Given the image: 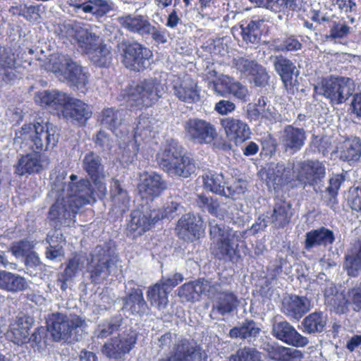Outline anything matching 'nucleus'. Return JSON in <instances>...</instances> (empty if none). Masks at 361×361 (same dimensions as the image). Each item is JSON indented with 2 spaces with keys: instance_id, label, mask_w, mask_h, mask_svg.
<instances>
[{
  "instance_id": "1",
  "label": "nucleus",
  "mask_w": 361,
  "mask_h": 361,
  "mask_svg": "<svg viewBox=\"0 0 361 361\" xmlns=\"http://www.w3.org/2000/svg\"><path fill=\"white\" fill-rule=\"evenodd\" d=\"M82 169L87 173L96 187L94 190L90 180L71 175L65 180L66 174L58 175L52 183L51 195L56 198L49 212V219L55 228L71 226L75 222V215L83 206L103 198L106 193L104 166L99 155L89 152L81 160Z\"/></svg>"
},
{
  "instance_id": "2",
  "label": "nucleus",
  "mask_w": 361,
  "mask_h": 361,
  "mask_svg": "<svg viewBox=\"0 0 361 361\" xmlns=\"http://www.w3.org/2000/svg\"><path fill=\"white\" fill-rule=\"evenodd\" d=\"M212 254L219 259L234 262L239 258V242L245 232L234 231L215 220L209 222Z\"/></svg>"
},
{
  "instance_id": "3",
  "label": "nucleus",
  "mask_w": 361,
  "mask_h": 361,
  "mask_svg": "<svg viewBox=\"0 0 361 361\" xmlns=\"http://www.w3.org/2000/svg\"><path fill=\"white\" fill-rule=\"evenodd\" d=\"M160 168L171 177L187 178L195 172V160L184 154L183 147L176 140H169L157 154Z\"/></svg>"
},
{
  "instance_id": "4",
  "label": "nucleus",
  "mask_w": 361,
  "mask_h": 361,
  "mask_svg": "<svg viewBox=\"0 0 361 361\" xmlns=\"http://www.w3.org/2000/svg\"><path fill=\"white\" fill-rule=\"evenodd\" d=\"M15 143L21 145L20 147L32 152L47 150L53 147L58 141L56 128L51 123L37 121L34 125L25 124L16 132Z\"/></svg>"
},
{
  "instance_id": "5",
  "label": "nucleus",
  "mask_w": 361,
  "mask_h": 361,
  "mask_svg": "<svg viewBox=\"0 0 361 361\" xmlns=\"http://www.w3.org/2000/svg\"><path fill=\"white\" fill-rule=\"evenodd\" d=\"M166 87L161 80L154 78L132 84L126 87L121 97L128 106L136 109L152 106L165 93Z\"/></svg>"
},
{
  "instance_id": "6",
  "label": "nucleus",
  "mask_w": 361,
  "mask_h": 361,
  "mask_svg": "<svg viewBox=\"0 0 361 361\" xmlns=\"http://www.w3.org/2000/svg\"><path fill=\"white\" fill-rule=\"evenodd\" d=\"M47 326L55 341H77L86 326L84 319L76 314L52 313L47 320Z\"/></svg>"
},
{
  "instance_id": "7",
  "label": "nucleus",
  "mask_w": 361,
  "mask_h": 361,
  "mask_svg": "<svg viewBox=\"0 0 361 361\" xmlns=\"http://www.w3.org/2000/svg\"><path fill=\"white\" fill-rule=\"evenodd\" d=\"M172 343L171 356L169 360L160 361H207V354L199 346L185 338L178 337L176 334L166 333L158 340V345L161 350L169 349Z\"/></svg>"
},
{
  "instance_id": "8",
  "label": "nucleus",
  "mask_w": 361,
  "mask_h": 361,
  "mask_svg": "<svg viewBox=\"0 0 361 361\" xmlns=\"http://www.w3.org/2000/svg\"><path fill=\"white\" fill-rule=\"evenodd\" d=\"M49 69L60 80H66L78 89L83 88L87 82V75L82 68L68 56L55 54L49 59Z\"/></svg>"
},
{
  "instance_id": "9",
  "label": "nucleus",
  "mask_w": 361,
  "mask_h": 361,
  "mask_svg": "<svg viewBox=\"0 0 361 361\" xmlns=\"http://www.w3.org/2000/svg\"><path fill=\"white\" fill-rule=\"evenodd\" d=\"M294 173L296 178L305 186H311L316 192L324 187L326 175L324 164L319 160L307 159L295 165Z\"/></svg>"
},
{
  "instance_id": "10",
  "label": "nucleus",
  "mask_w": 361,
  "mask_h": 361,
  "mask_svg": "<svg viewBox=\"0 0 361 361\" xmlns=\"http://www.w3.org/2000/svg\"><path fill=\"white\" fill-rule=\"evenodd\" d=\"M114 259V252L108 245L94 248L87 263V271L92 283H100L108 277Z\"/></svg>"
},
{
  "instance_id": "11",
  "label": "nucleus",
  "mask_w": 361,
  "mask_h": 361,
  "mask_svg": "<svg viewBox=\"0 0 361 361\" xmlns=\"http://www.w3.org/2000/svg\"><path fill=\"white\" fill-rule=\"evenodd\" d=\"M137 340V334L135 331H124L105 343L102 348V353L109 359L123 361L126 355L133 349Z\"/></svg>"
},
{
  "instance_id": "12",
  "label": "nucleus",
  "mask_w": 361,
  "mask_h": 361,
  "mask_svg": "<svg viewBox=\"0 0 361 361\" xmlns=\"http://www.w3.org/2000/svg\"><path fill=\"white\" fill-rule=\"evenodd\" d=\"M353 81L349 78H334L325 79L321 87H315V91L331 102L341 104L344 102L353 92Z\"/></svg>"
},
{
  "instance_id": "13",
  "label": "nucleus",
  "mask_w": 361,
  "mask_h": 361,
  "mask_svg": "<svg viewBox=\"0 0 361 361\" xmlns=\"http://www.w3.org/2000/svg\"><path fill=\"white\" fill-rule=\"evenodd\" d=\"M185 137L194 143L209 144L217 136L216 129L211 123L198 118H191L183 123Z\"/></svg>"
},
{
  "instance_id": "14",
  "label": "nucleus",
  "mask_w": 361,
  "mask_h": 361,
  "mask_svg": "<svg viewBox=\"0 0 361 361\" xmlns=\"http://www.w3.org/2000/svg\"><path fill=\"white\" fill-rule=\"evenodd\" d=\"M152 56L149 49L140 43L133 42L126 45L123 49L122 62L127 68L140 71L150 65L149 59Z\"/></svg>"
},
{
  "instance_id": "15",
  "label": "nucleus",
  "mask_w": 361,
  "mask_h": 361,
  "mask_svg": "<svg viewBox=\"0 0 361 361\" xmlns=\"http://www.w3.org/2000/svg\"><path fill=\"white\" fill-rule=\"evenodd\" d=\"M216 285V291L213 295H207L212 300V313H219L224 316L232 312L238 305V298L231 292L224 290V283L221 278L213 280Z\"/></svg>"
},
{
  "instance_id": "16",
  "label": "nucleus",
  "mask_w": 361,
  "mask_h": 361,
  "mask_svg": "<svg viewBox=\"0 0 361 361\" xmlns=\"http://www.w3.org/2000/svg\"><path fill=\"white\" fill-rule=\"evenodd\" d=\"M62 116L67 121L78 125L84 124L92 116L90 107L82 101L66 94L61 106Z\"/></svg>"
},
{
  "instance_id": "17",
  "label": "nucleus",
  "mask_w": 361,
  "mask_h": 361,
  "mask_svg": "<svg viewBox=\"0 0 361 361\" xmlns=\"http://www.w3.org/2000/svg\"><path fill=\"white\" fill-rule=\"evenodd\" d=\"M216 286L212 279H200L183 284L178 289V295L186 302H193L198 300L202 294L213 295L216 291Z\"/></svg>"
},
{
  "instance_id": "18",
  "label": "nucleus",
  "mask_w": 361,
  "mask_h": 361,
  "mask_svg": "<svg viewBox=\"0 0 361 361\" xmlns=\"http://www.w3.org/2000/svg\"><path fill=\"white\" fill-rule=\"evenodd\" d=\"M272 334L278 340L297 348L305 347L309 343V339L298 333L294 326L286 321L274 322L272 326Z\"/></svg>"
},
{
  "instance_id": "19",
  "label": "nucleus",
  "mask_w": 361,
  "mask_h": 361,
  "mask_svg": "<svg viewBox=\"0 0 361 361\" xmlns=\"http://www.w3.org/2000/svg\"><path fill=\"white\" fill-rule=\"evenodd\" d=\"M202 224L203 221L200 215L188 213L178 221L176 231L183 240L193 241L200 238Z\"/></svg>"
},
{
  "instance_id": "20",
  "label": "nucleus",
  "mask_w": 361,
  "mask_h": 361,
  "mask_svg": "<svg viewBox=\"0 0 361 361\" xmlns=\"http://www.w3.org/2000/svg\"><path fill=\"white\" fill-rule=\"evenodd\" d=\"M306 138V133L302 128L288 125L281 131L279 139L285 152L295 154L303 147Z\"/></svg>"
},
{
  "instance_id": "21",
  "label": "nucleus",
  "mask_w": 361,
  "mask_h": 361,
  "mask_svg": "<svg viewBox=\"0 0 361 361\" xmlns=\"http://www.w3.org/2000/svg\"><path fill=\"white\" fill-rule=\"evenodd\" d=\"M32 319L27 316L18 317L5 331L4 335L13 343L21 345L28 343L30 329L32 326Z\"/></svg>"
},
{
  "instance_id": "22",
  "label": "nucleus",
  "mask_w": 361,
  "mask_h": 361,
  "mask_svg": "<svg viewBox=\"0 0 361 361\" xmlns=\"http://www.w3.org/2000/svg\"><path fill=\"white\" fill-rule=\"evenodd\" d=\"M173 94L180 101L192 104L200 99V90L197 83L190 78L180 80L179 78L172 82Z\"/></svg>"
},
{
  "instance_id": "23",
  "label": "nucleus",
  "mask_w": 361,
  "mask_h": 361,
  "mask_svg": "<svg viewBox=\"0 0 361 361\" xmlns=\"http://www.w3.org/2000/svg\"><path fill=\"white\" fill-rule=\"evenodd\" d=\"M310 307V301L306 297L293 295L283 299L281 310L287 317L299 321Z\"/></svg>"
},
{
  "instance_id": "24",
  "label": "nucleus",
  "mask_w": 361,
  "mask_h": 361,
  "mask_svg": "<svg viewBox=\"0 0 361 361\" xmlns=\"http://www.w3.org/2000/svg\"><path fill=\"white\" fill-rule=\"evenodd\" d=\"M221 126L230 139L235 144L242 143L250 138V129L248 125L239 118L234 117H226L221 119Z\"/></svg>"
},
{
  "instance_id": "25",
  "label": "nucleus",
  "mask_w": 361,
  "mask_h": 361,
  "mask_svg": "<svg viewBox=\"0 0 361 361\" xmlns=\"http://www.w3.org/2000/svg\"><path fill=\"white\" fill-rule=\"evenodd\" d=\"M166 183L160 175L151 173L138 185V192L142 200L152 201L166 189Z\"/></svg>"
},
{
  "instance_id": "26",
  "label": "nucleus",
  "mask_w": 361,
  "mask_h": 361,
  "mask_svg": "<svg viewBox=\"0 0 361 361\" xmlns=\"http://www.w3.org/2000/svg\"><path fill=\"white\" fill-rule=\"evenodd\" d=\"M149 207L147 204L142 207V211L135 210L131 213L130 227L133 231L139 230V234L149 230L152 224L160 220L157 209H149Z\"/></svg>"
},
{
  "instance_id": "27",
  "label": "nucleus",
  "mask_w": 361,
  "mask_h": 361,
  "mask_svg": "<svg viewBox=\"0 0 361 361\" xmlns=\"http://www.w3.org/2000/svg\"><path fill=\"white\" fill-rule=\"evenodd\" d=\"M118 20L124 28L142 37H147L149 29H152V24L146 16L129 14L120 17Z\"/></svg>"
},
{
  "instance_id": "28",
  "label": "nucleus",
  "mask_w": 361,
  "mask_h": 361,
  "mask_svg": "<svg viewBox=\"0 0 361 361\" xmlns=\"http://www.w3.org/2000/svg\"><path fill=\"white\" fill-rule=\"evenodd\" d=\"M123 310L131 314L142 315L147 313L148 305L143 297V292L140 288H132L126 296L122 298Z\"/></svg>"
},
{
  "instance_id": "29",
  "label": "nucleus",
  "mask_w": 361,
  "mask_h": 361,
  "mask_svg": "<svg viewBox=\"0 0 361 361\" xmlns=\"http://www.w3.org/2000/svg\"><path fill=\"white\" fill-rule=\"evenodd\" d=\"M257 6L273 13H286V11L300 10L304 0H249Z\"/></svg>"
},
{
  "instance_id": "30",
  "label": "nucleus",
  "mask_w": 361,
  "mask_h": 361,
  "mask_svg": "<svg viewBox=\"0 0 361 361\" xmlns=\"http://www.w3.org/2000/svg\"><path fill=\"white\" fill-rule=\"evenodd\" d=\"M294 168L295 166L291 164L286 165L283 162L272 163L268 169L267 178L274 185H284L293 179Z\"/></svg>"
},
{
  "instance_id": "31",
  "label": "nucleus",
  "mask_w": 361,
  "mask_h": 361,
  "mask_svg": "<svg viewBox=\"0 0 361 361\" xmlns=\"http://www.w3.org/2000/svg\"><path fill=\"white\" fill-rule=\"evenodd\" d=\"M293 209L289 202L283 201L275 204L274 209L267 214L269 224L275 228H281L288 225L293 216Z\"/></svg>"
},
{
  "instance_id": "32",
  "label": "nucleus",
  "mask_w": 361,
  "mask_h": 361,
  "mask_svg": "<svg viewBox=\"0 0 361 361\" xmlns=\"http://www.w3.org/2000/svg\"><path fill=\"white\" fill-rule=\"evenodd\" d=\"M274 66L276 73L280 75L283 86L287 91L293 87V73L295 69L294 63L283 56L274 58Z\"/></svg>"
},
{
  "instance_id": "33",
  "label": "nucleus",
  "mask_w": 361,
  "mask_h": 361,
  "mask_svg": "<svg viewBox=\"0 0 361 361\" xmlns=\"http://www.w3.org/2000/svg\"><path fill=\"white\" fill-rule=\"evenodd\" d=\"M207 80H209L208 86L215 94L221 97H226L228 94L235 79L226 75H218L215 70H209L205 75Z\"/></svg>"
},
{
  "instance_id": "34",
  "label": "nucleus",
  "mask_w": 361,
  "mask_h": 361,
  "mask_svg": "<svg viewBox=\"0 0 361 361\" xmlns=\"http://www.w3.org/2000/svg\"><path fill=\"white\" fill-rule=\"evenodd\" d=\"M335 240L334 234L331 230L322 227L319 229L312 230L305 235V247L310 250L317 246L326 247L331 245Z\"/></svg>"
},
{
  "instance_id": "35",
  "label": "nucleus",
  "mask_w": 361,
  "mask_h": 361,
  "mask_svg": "<svg viewBox=\"0 0 361 361\" xmlns=\"http://www.w3.org/2000/svg\"><path fill=\"white\" fill-rule=\"evenodd\" d=\"M43 167L41 154L37 151L22 156L18 161L16 173L19 176L39 172Z\"/></svg>"
},
{
  "instance_id": "36",
  "label": "nucleus",
  "mask_w": 361,
  "mask_h": 361,
  "mask_svg": "<svg viewBox=\"0 0 361 361\" xmlns=\"http://www.w3.org/2000/svg\"><path fill=\"white\" fill-rule=\"evenodd\" d=\"M324 297L326 305L331 311L336 314H344L348 310V298L341 293L336 290V288L333 284H330L324 290Z\"/></svg>"
},
{
  "instance_id": "37",
  "label": "nucleus",
  "mask_w": 361,
  "mask_h": 361,
  "mask_svg": "<svg viewBox=\"0 0 361 361\" xmlns=\"http://www.w3.org/2000/svg\"><path fill=\"white\" fill-rule=\"evenodd\" d=\"M264 24V20L259 18L252 19L246 24H241L240 28L243 40L247 44H258L261 40L262 27Z\"/></svg>"
},
{
  "instance_id": "38",
  "label": "nucleus",
  "mask_w": 361,
  "mask_h": 361,
  "mask_svg": "<svg viewBox=\"0 0 361 361\" xmlns=\"http://www.w3.org/2000/svg\"><path fill=\"white\" fill-rule=\"evenodd\" d=\"M66 93L54 90H44L37 92L35 96V102L42 106L51 107L55 109L61 107L66 99Z\"/></svg>"
},
{
  "instance_id": "39",
  "label": "nucleus",
  "mask_w": 361,
  "mask_h": 361,
  "mask_svg": "<svg viewBox=\"0 0 361 361\" xmlns=\"http://www.w3.org/2000/svg\"><path fill=\"white\" fill-rule=\"evenodd\" d=\"M326 321V316L323 312H314L303 319L301 329L309 334H319L324 331Z\"/></svg>"
},
{
  "instance_id": "40",
  "label": "nucleus",
  "mask_w": 361,
  "mask_h": 361,
  "mask_svg": "<svg viewBox=\"0 0 361 361\" xmlns=\"http://www.w3.org/2000/svg\"><path fill=\"white\" fill-rule=\"evenodd\" d=\"M27 286L23 277L7 271H0V289L16 293L25 290Z\"/></svg>"
},
{
  "instance_id": "41",
  "label": "nucleus",
  "mask_w": 361,
  "mask_h": 361,
  "mask_svg": "<svg viewBox=\"0 0 361 361\" xmlns=\"http://www.w3.org/2000/svg\"><path fill=\"white\" fill-rule=\"evenodd\" d=\"M348 275L357 276L361 271V242H357L346 254L343 265Z\"/></svg>"
},
{
  "instance_id": "42",
  "label": "nucleus",
  "mask_w": 361,
  "mask_h": 361,
  "mask_svg": "<svg viewBox=\"0 0 361 361\" xmlns=\"http://www.w3.org/2000/svg\"><path fill=\"white\" fill-rule=\"evenodd\" d=\"M169 294L168 290L159 282L149 287L147 298L152 306L162 310L169 303Z\"/></svg>"
},
{
  "instance_id": "43",
  "label": "nucleus",
  "mask_w": 361,
  "mask_h": 361,
  "mask_svg": "<svg viewBox=\"0 0 361 361\" xmlns=\"http://www.w3.org/2000/svg\"><path fill=\"white\" fill-rule=\"evenodd\" d=\"M126 113V111L123 109H105L102 111L100 116L101 124L115 132L124 121Z\"/></svg>"
},
{
  "instance_id": "44",
  "label": "nucleus",
  "mask_w": 361,
  "mask_h": 361,
  "mask_svg": "<svg viewBox=\"0 0 361 361\" xmlns=\"http://www.w3.org/2000/svg\"><path fill=\"white\" fill-rule=\"evenodd\" d=\"M361 157V141L358 137L346 139L342 144L340 158L348 162L356 161Z\"/></svg>"
},
{
  "instance_id": "45",
  "label": "nucleus",
  "mask_w": 361,
  "mask_h": 361,
  "mask_svg": "<svg viewBox=\"0 0 361 361\" xmlns=\"http://www.w3.org/2000/svg\"><path fill=\"white\" fill-rule=\"evenodd\" d=\"M153 118L147 115H141L134 128V154L138 152L137 146L140 145V141L147 138L152 130Z\"/></svg>"
},
{
  "instance_id": "46",
  "label": "nucleus",
  "mask_w": 361,
  "mask_h": 361,
  "mask_svg": "<svg viewBox=\"0 0 361 361\" xmlns=\"http://www.w3.org/2000/svg\"><path fill=\"white\" fill-rule=\"evenodd\" d=\"M204 189L224 196L226 183L221 173L214 171H208L202 176Z\"/></svg>"
},
{
  "instance_id": "47",
  "label": "nucleus",
  "mask_w": 361,
  "mask_h": 361,
  "mask_svg": "<svg viewBox=\"0 0 361 361\" xmlns=\"http://www.w3.org/2000/svg\"><path fill=\"white\" fill-rule=\"evenodd\" d=\"M213 216L220 219L236 223L240 219L239 206L233 200L222 203L219 202Z\"/></svg>"
},
{
  "instance_id": "48",
  "label": "nucleus",
  "mask_w": 361,
  "mask_h": 361,
  "mask_svg": "<svg viewBox=\"0 0 361 361\" xmlns=\"http://www.w3.org/2000/svg\"><path fill=\"white\" fill-rule=\"evenodd\" d=\"M261 329L252 320L245 321L240 326H235L230 330L229 335L232 338H241L250 341L257 337Z\"/></svg>"
},
{
  "instance_id": "49",
  "label": "nucleus",
  "mask_w": 361,
  "mask_h": 361,
  "mask_svg": "<svg viewBox=\"0 0 361 361\" xmlns=\"http://www.w3.org/2000/svg\"><path fill=\"white\" fill-rule=\"evenodd\" d=\"M111 194L114 205L121 212H123L128 209L130 203L127 191L123 189L118 180H113L111 185Z\"/></svg>"
},
{
  "instance_id": "50",
  "label": "nucleus",
  "mask_w": 361,
  "mask_h": 361,
  "mask_svg": "<svg viewBox=\"0 0 361 361\" xmlns=\"http://www.w3.org/2000/svg\"><path fill=\"white\" fill-rule=\"evenodd\" d=\"M273 49L276 51H298L302 47L299 37L290 35L282 39H275L272 43Z\"/></svg>"
},
{
  "instance_id": "51",
  "label": "nucleus",
  "mask_w": 361,
  "mask_h": 361,
  "mask_svg": "<svg viewBox=\"0 0 361 361\" xmlns=\"http://www.w3.org/2000/svg\"><path fill=\"white\" fill-rule=\"evenodd\" d=\"M123 319L121 315L114 317L109 320H105L99 323L94 330V336L98 338H104L117 331Z\"/></svg>"
},
{
  "instance_id": "52",
  "label": "nucleus",
  "mask_w": 361,
  "mask_h": 361,
  "mask_svg": "<svg viewBox=\"0 0 361 361\" xmlns=\"http://www.w3.org/2000/svg\"><path fill=\"white\" fill-rule=\"evenodd\" d=\"M78 43L87 54L99 46V37L88 30H81L76 34Z\"/></svg>"
},
{
  "instance_id": "53",
  "label": "nucleus",
  "mask_w": 361,
  "mask_h": 361,
  "mask_svg": "<svg viewBox=\"0 0 361 361\" xmlns=\"http://www.w3.org/2000/svg\"><path fill=\"white\" fill-rule=\"evenodd\" d=\"M111 0H88V13L96 18H100L114 10Z\"/></svg>"
},
{
  "instance_id": "54",
  "label": "nucleus",
  "mask_w": 361,
  "mask_h": 361,
  "mask_svg": "<svg viewBox=\"0 0 361 361\" xmlns=\"http://www.w3.org/2000/svg\"><path fill=\"white\" fill-rule=\"evenodd\" d=\"M89 57L94 64L103 67L111 63L112 55L107 45L99 44L94 50L91 51Z\"/></svg>"
},
{
  "instance_id": "55",
  "label": "nucleus",
  "mask_w": 361,
  "mask_h": 361,
  "mask_svg": "<svg viewBox=\"0 0 361 361\" xmlns=\"http://www.w3.org/2000/svg\"><path fill=\"white\" fill-rule=\"evenodd\" d=\"M258 100L261 114V119L269 121L270 122H276L279 121V113L274 108V106L270 104L267 98L261 97L258 99Z\"/></svg>"
},
{
  "instance_id": "56",
  "label": "nucleus",
  "mask_w": 361,
  "mask_h": 361,
  "mask_svg": "<svg viewBox=\"0 0 361 361\" xmlns=\"http://www.w3.org/2000/svg\"><path fill=\"white\" fill-rule=\"evenodd\" d=\"M257 65L255 60L243 56L233 58L232 63L233 67L244 76H249Z\"/></svg>"
},
{
  "instance_id": "57",
  "label": "nucleus",
  "mask_w": 361,
  "mask_h": 361,
  "mask_svg": "<svg viewBox=\"0 0 361 361\" xmlns=\"http://www.w3.org/2000/svg\"><path fill=\"white\" fill-rule=\"evenodd\" d=\"M329 38L341 39L345 37L349 32L350 27L342 20H336L331 18L329 20Z\"/></svg>"
},
{
  "instance_id": "58",
  "label": "nucleus",
  "mask_w": 361,
  "mask_h": 361,
  "mask_svg": "<svg viewBox=\"0 0 361 361\" xmlns=\"http://www.w3.org/2000/svg\"><path fill=\"white\" fill-rule=\"evenodd\" d=\"M310 147L314 152L326 155L332 147L331 137L328 136L313 135Z\"/></svg>"
},
{
  "instance_id": "59",
  "label": "nucleus",
  "mask_w": 361,
  "mask_h": 361,
  "mask_svg": "<svg viewBox=\"0 0 361 361\" xmlns=\"http://www.w3.org/2000/svg\"><path fill=\"white\" fill-rule=\"evenodd\" d=\"M335 5L341 13L348 15L351 23L355 22V18L352 16L357 14V5L355 0H333Z\"/></svg>"
},
{
  "instance_id": "60",
  "label": "nucleus",
  "mask_w": 361,
  "mask_h": 361,
  "mask_svg": "<svg viewBox=\"0 0 361 361\" xmlns=\"http://www.w3.org/2000/svg\"><path fill=\"white\" fill-rule=\"evenodd\" d=\"M84 259L79 255L71 259L63 272L65 279H71L78 271L84 267Z\"/></svg>"
},
{
  "instance_id": "61",
  "label": "nucleus",
  "mask_w": 361,
  "mask_h": 361,
  "mask_svg": "<svg viewBox=\"0 0 361 361\" xmlns=\"http://www.w3.org/2000/svg\"><path fill=\"white\" fill-rule=\"evenodd\" d=\"M233 361H260L259 353L255 348H244L237 351L235 355L231 357Z\"/></svg>"
},
{
  "instance_id": "62",
  "label": "nucleus",
  "mask_w": 361,
  "mask_h": 361,
  "mask_svg": "<svg viewBox=\"0 0 361 361\" xmlns=\"http://www.w3.org/2000/svg\"><path fill=\"white\" fill-rule=\"evenodd\" d=\"M348 304L353 305L355 311L361 310V281H357L348 291Z\"/></svg>"
},
{
  "instance_id": "63",
  "label": "nucleus",
  "mask_w": 361,
  "mask_h": 361,
  "mask_svg": "<svg viewBox=\"0 0 361 361\" xmlns=\"http://www.w3.org/2000/svg\"><path fill=\"white\" fill-rule=\"evenodd\" d=\"M33 247L32 242L23 240L18 242H15L12 244L10 250L12 254L16 257H24L26 256Z\"/></svg>"
},
{
  "instance_id": "64",
  "label": "nucleus",
  "mask_w": 361,
  "mask_h": 361,
  "mask_svg": "<svg viewBox=\"0 0 361 361\" xmlns=\"http://www.w3.org/2000/svg\"><path fill=\"white\" fill-rule=\"evenodd\" d=\"M347 200L353 210L361 212V185L350 188Z\"/></svg>"
}]
</instances>
